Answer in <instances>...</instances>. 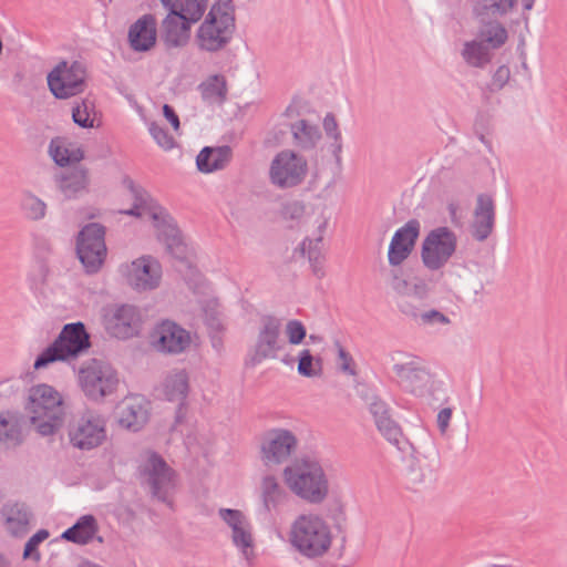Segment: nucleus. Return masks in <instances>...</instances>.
<instances>
[{"label":"nucleus","mask_w":567,"mask_h":567,"mask_svg":"<svg viewBox=\"0 0 567 567\" xmlns=\"http://www.w3.org/2000/svg\"><path fill=\"white\" fill-rule=\"evenodd\" d=\"M122 183L133 197L134 205L147 213L154 221L158 237L165 243L167 251L176 259L184 261L186 245L167 210L154 202L151 195L142 186L135 184L131 177L125 176Z\"/></svg>","instance_id":"obj_1"},{"label":"nucleus","mask_w":567,"mask_h":567,"mask_svg":"<svg viewBox=\"0 0 567 567\" xmlns=\"http://www.w3.org/2000/svg\"><path fill=\"white\" fill-rule=\"evenodd\" d=\"M288 487L309 504H321L328 496V477L319 463L311 457L296 460L284 470Z\"/></svg>","instance_id":"obj_2"},{"label":"nucleus","mask_w":567,"mask_h":567,"mask_svg":"<svg viewBox=\"0 0 567 567\" xmlns=\"http://www.w3.org/2000/svg\"><path fill=\"white\" fill-rule=\"evenodd\" d=\"M236 30L233 0L216 1L196 32L200 50L215 53L224 50Z\"/></svg>","instance_id":"obj_3"},{"label":"nucleus","mask_w":567,"mask_h":567,"mask_svg":"<svg viewBox=\"0 0 567 567\" xmlns=\"http://www.w3.org/2000/svg\"><path fill=\"white\" fill-rule=\"evenodd\" d=\"M25 409L31 423L42 436L54 434L63 424L65 412L62 398L48 384H38L30 389Z\"/></svg>","instance_id":"obj_4"},{"label":"nucleus","mask_w":567,"mask_h":567,"mask_svg":"<svg viewBox=\"0 0 567 567\" xmlns=\"http://www.w3.org/2000/svg\"><path fill=\"white\" fill-rule=\"evenodd\" d=\"M291 546L303 557H322L330 548L332 535L329 525L320 516L302 514L291 525Z\"/></svg>","instance_id":"obj_5"},{"label":"nucleus","mask_w":567,"mask_h":567,"mask_svg":"<svg viewBox=\"0 0 567 567\" xmlns=\"http://www.w3.org/2000/svg\"><path fill=\"white\" fill-rule=\"evenodd\" d=\"M516 6V0H474L472 13L481 24L478 40L492 50L502 48L508 38L506 28L498 21Z\"/></svg>","instance_id":"obj_6"},{"label":"nucleus","mask_w":567,"mask_h":567,"mask_svg":"<svg viewBox=\"0 0 567 567\" xmlns=\"http://www.w3.org/2000/svg\"><path fill=\"white\" fill-rule=\"evenodd\" d=\"M90 347V336L84 323L81 321L68 323L56 339L37 357L33 367L40 370L53 362L76 358Z\"/></svg>","instance_id":"obj_7"},{"label":"nucleus","mask_w":567,"mask_h":567,"mask_svg":"<svg viewBox=\"0 0 567 567\" xmlns=\"http://www.w3.org/2000/svg\"><path fill=\"white\" fill-rule=\"evenodd\" d=\"M79 383L86 398L100 401L116 390L118 375L109 362L90 359L79 370Z\"/></svg>","instance_id":"obj_8"},{"label":"nucleus","mask_w":567,"mask_h":567,"mask_svg":"<svg viewBox=\"0 0 567 567\" xmlns=\"http://www.w3.org/2000/svg\"><path fill=\"white\" fill-rule=\"evenodd\" d=\"M281 328L279 318L271 315L261 317L256 341L247 353L246 365L256 367L265 360L278 358V353L286 347Z\"/></svg>","instance_id":"obj_9"},{"label":"nucleus","mask_w":567,"mask_h":567,"mask_svg":"<svg viewBox=\"0 0 567 567\" xmlns=\"http://www.w3.org/2000/svg\"><path fill=\"white\" fill-rule=\"evenodd\" d=\"M86 68L81 61H60L47 76L48 87L59 100L81 94L85 89Z\"/></svg>","instance_id":"obj_10"},{"label":"nucleus","mask_w":567,"mask_h":567,"mask_svg":"<svg viewBox=\"0 0 567 567\" xmlns=\"http://www.w3.org/2000/svg\"><path fill=\"white\" fill-rule=\"evenodd\" d=\"M457 248L456 234L446 226H440L429 231L421 247L423 265L431 271L443 268Z\"/></svg>","instance_id":"obj_11"},{"label":"nucleus","mask_w":567,"mask_h":567,"mask_svg":"<svg viewBox=\"0 0 567 567\" xmlns=\"http://www.w3.org/2000/svg\"><path fill=\"white\" fill-rule=\"evenodd\" d=\"M105 227L99 223L85 225L76 238V255L87 274H96L105 258Z\"/></svg>","instance_id":"obj_12"},{"label":"nucleus","mask_w":567,"mask_h":567,"mask_svg":"<svg viewBox=\"0 0 567 567\" xmlns=\"http://www.w3.org/2000/svg\"><path fill=\"white\" fill-rule=\"evenodd\" d=\"M392 369L399 384L415 396L432 395L440 383L424 361L416 357L409 355L408 361L395 363Z\"/></svg>","instance_id":"obj_13"},{"label":"nucleus","mask_w":567,"mask_h":567,"mask_svg":"<svg viewBox=\"0 0 567 567\" xmlns=\"http://www.w3.org/2000/svg\"><path fill=\"white\" fill-rule=\"evenodd\" d=\"M106 439L104 417L87 410L69 425V440L73 447L90 451L100 446Z\"/></svg>","instance_id":"obj_14"},{"label":"nucleus","mask_w":567,"mask_h":567,"mask_svg":"<svg viewBox=\"0 0 567 567\" xmlns=\"http://www.w3.org/2000/svg\"><path fill=\"white\" fill-rule=\"evenodd\" d=\"M308 172L307 159L290 150L279 152L271 161L270 182L279 188H290L302 183Z\"/></svg>","instance_id":"obj_15"},{"label":"nucleus","mask_w":567,"mask_h":567,"mask_svg":"<svg viewBox=\"0 0 567 567\" xmlns=\"http://www.w3.org/2000/svg\"><path fill=\"white\" fill-rule=\"evenodd\" d=\"M168 14L162 23V39L167 48L184 47L190 35V27L199 21L206 10L199 7H192L181 11L179 9L166 8Z\"/></svg>","instance_id":"obj_16"},{"label":"nucleus","mask_w":567,"mask_h":567,"mask_svg":"<svg viewBox=\"0 0 567 567\" xmlns=\"http://www.w3.org/2000/svg\"><path fill=\"white\" fill-rule=\"evenodd\" d=\"M297 445L298 440L291 431L272 429L262 437L260 446L261 460L267 466L282 464L296 451Z\"/></svg>","instance_id":"obj_17"},{"label":"nucleus","mask_w":567,"mask_h":567,"mask_svg":"<svg viewBox=\"0 0 567 567\" xmlns=\"http://www.w3.org/2000/svg\"><path fill=\"white\" fill-rule=\"evenodd\" d=\"M103 324L111 337L126 340L138 334L141 315L136 307L121 305L105 310Z\"/></svg>","instance_id":"obj_18"},{"label":"nucleus","mask_w":567,"mask_h":567,"mask_svg":"<svg viewBox=\"0 0 567 567\" xmlns=\"http://www.w3.org/2000/svg\"><path fill=\"white\" fill-rule=\"evenodd\" d=\"M190 341L189 332L172 320H163L153 332V344L163 353H182L189 347Z\"/></svg>","instance_id":"obj_19"},{"label":"nucleus","mask_w":567,"mask_h":567,"mask_svg":"<svg viewBox=\"0 0 567 567\" xmlns=\"http://www.w3.org/2000/svg\"><path fill=\"white\" fill-rule=\"evenodd\" d=\"M147 483L154 497L163 503L168 502L169 491L173 488L174 471L157 453H152L144 468Z\"/></svg>","instance_id":"obj_20"},{"label":"nucleus","mask_w":567,"mask_h":567,"mask_svg":"<svg viewBox=\"0 0 567 567\" xmlns=\"http://www.w3.org/2000/svg\"><path fill=\"white\" fill-rule=\"evenodd\" d=\"M496 219V205L492 195L482 193L476 197L473 220L470 226L472 237L482 243L494 230Z\"/></svg>","instance_id":"obj_21"},{"label":"nucleus","mask_w":567,"mask_h":567,"mask_svg":"<svg viewBox=\"0 0 567 567\" xmlns=\"http://www.w3.org/2000/svg\"><path fill=\"white\" fill-rule=\"evenodd\" d=\"M161 278V264L151 256H143L132 262L127 282L137 291H147L157 288Z\"/></svg>","instance_id":"obj_22"},{"label":"nucleus","mask_w":567,"mask_h":567,"mask_svg":"<svg viewBox=\"0 0 567 567\" xmlns=\"http://www.w3.org/2000/svg\"><path fill=\"white\" fill-rule=\"evenodd\" d=\"M420 228V221L413 218L394 233L388 251L391 266L401 265L410 256L419 238Z\"/></svg>","instance_id":"obj_23"},{"label":"nucleus","mask_w":567,"mask_h":567,"mask_svg":"<svg viewBox=\"0 0 567 567\" xmlns=\"http://www.w3.org/2000/svg\"><path fill=\"white\" fill-rule=\"evenodd\" d=\"M439 462L426 456L412 454L406 458L404 480L410 489L419 491L435 481Z\"/></svg>","instance_id":"obj_24"},{"label":"nucleus","mask_w":567,"mask_h":567,"mask_svg":"<svg viewBox=\"0 0 567 567\" xmlns=\"http://www.w3.org/2000/svg\"><path fill=\"white\" fill-rule=\"evenodd\" d=\"M128 43L135 52H147L156 43V18L148 13L137 19L128 30Z\"/></svg>","instance_id":"obj_25"},{"label":"nucleus","mask_w":567,"mask_h":567,"mask_svg":"<svg viewBox=\"0 0 567 567\" xmlns=\"http://www.w3.org/2000/svg\"><path fill=\"white\" fill-rule=\"evenodd\" d=\"M148 403L141 396H131L118 406V423L133 432L140 431L148 421Z\"/></svg>","instance_id":"obj_26"},{"label":"nucleus","mask_w":567,"mask_h":567,"mask_svg":"<svg viewBox=\"0 0 567 567\" xmlns=\"http://www.w3.org/2000/svg\"><path fill=\"white\" fill-rule=\"evenodd\" d=\"M163 388L166 400L178 403L175 422L181 423L185 416L184 405L189 390L188 374L185 370L169 373L165 378Z\"/></svg>","instance_id":"obj_27"},{"label":"nucleus","mask_w":567,"mask_h":567,"mask_svg":"<svg viewBox=\"0 0 567 567\" xmlns=\"http://www.w3.org/2000/svg\"><path fill=\"white\" fill-rule=\"evenodd\" d=\"M55 183L64 198H76L87 189V169L82 166L69 167L55 176Z\"/></svg>","instance_id":"obj_28"},{"label":"nucleus","mask_w":567,"mask_h":567,"mask_svg":"<svg viewBox=\"0 0 567 567\" xmlns=\"http://www.w3.org/2000/svg\"><path fill=\"white\" fill-rule=\"evenodd\" d=\"M233 151L230 146H205L196 157V165L202 173H213L223 169L230 162Z\"/></svg>","instance_id":"obj_29"},{"label":"nucleus","mask_w":567,"mask_h":567,"mask_svg":"<svg viewBox=\"0 0 567 567\" xmlns=\"http://www.w3.org/2000/svg\"><path fill=\"white\" fill-rule=\"evenodd\" d=\"M99 530L96 518L91 515L81 516L75 524L65 529L61 537L78 545H86L92 542Z\"/></svg>","instance_id":"obj_30"},{"label":"nucleus","mask_w":567,"mask_h":567,"mask_svg":"<svg viewBox=\"0 0 567 567\" xmlns=\"http://www.w3.org/2000/svg\"><path fill=\"white\" fill-rule=\"evenodd\" d=\"M293 144L301 151H311L322 137L321 131L317 124L308 120H298L290 124Z\"/></svg>","instance_id":"obj_31"},{"label":"nucleus","mask_w":567,"mask_h":567,"mask_svg":"<svg viewBox=\"0 0 567 567\" xmlns=\"http://www.w3.org/2000/svg\"><path fill=\"white\" fill-rule=\"evenodd\" d=\"M7 528L12 536L20 537L28 532L31 512L24 503L8 504L3 507Z\"/></svg>","instance_id":"obj_32"},{"label":"nucleus","mask_w":567,"mask_h":567,"mask_svg":"<svg viewBox=\"0 0 567 567\" xmlns=\"http://www.w3.org/2000/svg\"><path fill=\"white\" fill-rule=\"evenodd\" d=\"M260 497L264 509L270 513L285 501L287 493L275 476L266 475L261 481Z\"/></svg>","instance_id":"obj_33"},{"label":"nucleus","mask_w":567,"mask_h":567,"mask_svg":"<svg viewBox=\"0 0 567 567\" xmlns=\"http://www.w3.org/2000/svg\"><path fill=\"white\" fill-rule=\"evenodd\" d=\"M199 91L204 101L210 104H223L227 99V81L224 75L215 74L199 84Z\"/></svg>","instance_id":"obj_34"},{"label":"nucleus","mask_w":567,"mask_h":567,"mask_svg":"<svg viewBox=\"0 0 567 567\" xmlns=\"http://www.w3.org/2000/svg\"><path fill=\"white\" fill-rule=\"evenodd\" d=\"M461 54L470 66L478 69L485 68L492 60L491 49L480 40L465 42Z\"/></svg>","instance_id":"obj_35"},{"label":"nucleus","mask_w":567,"mask_h":567,"mask_svg":"<svg viewBox=\"0 0 567 567\" xmlns=\"http://www.w3.org/2000/svg\"><path fill=\"white\" fill-rule=\"evenodd\" d=\"M22 442L23 435L18 420L0 413V451L14 449Z\"/></svg>","instance_id":"obj_36"},{"label":"nucleus","mask_w":567,"mask_h":567,"mask_svg":"<svg viewBox=\"0 0 567 567\" xmlns=\"http://www.w3.org/2000/svg\"><path fill=\"white\" fill-rule=\"evenodd\" d=\"M322 236L319 235L315 239L306 238L300 244L298 250L302 256H308V260L312 267L313 274L321 278L323 277V255H322Z\"/></svg>","instance_id":"obj_37"},{"label":"nucleus","mask_w":567,"mask_h":567,"mask_svg":"<svg viewBox=\"0 0 567 567\" xmlns=\"http://www.w3.org/2000/svg\"><path fill=\"white\" fill-rule=\"evenodd\" d=\"M20 208L23 216L32 221L42 220L47 215V204L30 190L22 193Z\"/></svg>","instance_id":"obj_38"},{"label":"nucleus","mask_w":567,"mask_h":567,"mask_svg":"<svg viewBox=\"0 0 567 567\" xmlns=\"http://www.w3.org/2000/svg\"><path fill=\"white\" fill-rule=\"evenodd\" d=\"M375 425L384 439L396 446L398 450L405 451L406 446L410 445L400 425L391 416L384 421H379Z\"/></svg>","instance_id":"obj_39"},{"label":"nucleus","mask_w":567,"mask_h":567,"mask_svg":"<svg viewBox=\"0 0 567 567\" xmlns=\"http://www.w3.org/2000/svg\"><path fill=\"white\" fill-rule=\"evenodd\" d=\"M322 371L321 359H315L310 350L300 351L298 357V373L302 377L311 378L320 375Z\"/></svg>","instance_id":"obj_40"},{"label":"nucleus","mask_w":567,"mask_h":567,"mask_svg":"<svg viewBox=\"0 0 567 567\" xmlns=\"http://www.w3.org/2000/svg\"><path fill=\"white\" fill-rule=\"evenodd\" d=\"M231 539L234 545L248 558L249 554L252 553L254 546L250 524L246 522L245 525L233 530Z\"/></svg>","instance_id":"obj_41"},{"label":"nucleus","mask_w":567,"mask_h":567,"mask_svg":"<svg viewBox=\"0 0 567 567\" xmlns=\"http://www.w3.org/2000/svg\"><path fill=\"white\" fill-rule=\"evenodd\" d=\"M93 109L94 105L87 100H82L80 103H76L72 109L73 122L83 128L93 127L94 118L90 116Z\"/></svg>","instance_id":"obj_42"},{"label":"nucleus","mask_w":567,"mask_h":567,"mask_svg":"<svg viewBox=\"0 0 567 567\" xmlns=\"http://www.w3.org/2000/svg\"><path fill=\"white\" fill-rule=\"evenodd\" d=\"M49 536L50 534L47 529H39L34 535H32L24 545L23 558H33L34 560H39L41 556L38 550V547Z\"/></svg>","instance_id":"obj_43"},{"label":"nucleus","mask_w":567,"mask_h":567,"mask_svg":"<svg viewBox=\"0 0 567 567\" xmlns=\"http://www.w3.org/2000/svg\"><path fill=\"white\" fill-rule=\"evenodd\" d=\"M50 153L53 157V161L59 166H65L69 165L72 162H80L83 158L82 152L79 150L76 153L69 154V151L66 148L56 146L53 148L52 143L50 144Z\"/></svg>","instance_id":"obj_44"},{"label":"nucleus","mask_w":567,"mask_h":567,"mask_svg":"<svg viewBox=\"0 0 567 567\" xmlns=\"http://www.w3.org/2000/svg\"><path fill=\"white\" fill-rule=\"evenodd\" d=\"M148 131L155 142L164 150H172L174 147L175 141L173 136L157 123L152 122L148 126Z\"/></svg>","instance_id":"obj_45"},{"label":"nucleus","mask_w":567,"mask_h":567,"mask_svg":"<svg viewBox=\"0 0 567 567\" xmlns=\"http://www.w3.org/2000/svg\"><path fill=\"white\" fill-rule=\"evenodd\" d=\"M218 514L220 518L231 528V532L248 522L245 515L238 509L220 508Z\"/></svg>","instance_id":"obj_46"},{"label":"nucleus","mask_w":567,"mask_h":567,"mask_svg":"<svg viewBox=\"0 0 567 567\" xmlns=\"http://www.w3.org/2000/svg\"><path fill=\"white\" fill-rule=\"evenodd\" d=\"M286 333L291 344H300L307 336L303 323L299 320H290L286 324Z\"/></svg>","instance_id":"obj_47"},{"label":"nucleus","mask_w":567,"mask_h":567,"mask_svg":"<svg viewBox=\"0 0 567 567\" xmlns=\"http://www.w3.org/2000/svg\"><path fill=\"white\" fill-rule=\"evenodd\" d=\"M164 8H174L185 11L187 8L199 7L202 10H206L208 0H159Z\"/></svg>","instance_id":"obj_48"},{"label":"nucleus","mask_w":567,"mask_h":567,"mask_svg":"<svg viewBox=\"0 0 567 567\" xmlns=\"http://www.w3.org/2000/svg\"><path fill=\"white\" fill-rule=\"evenodd\" d=\"M368 408L374 419L375 424H378L379 421H384L385 419L391 416L388 404L380 398L370 403Z\"/></svg>","instance_id":"obj_49"},{"label":"nucleus","mask_w":567,"mask_h":567,"mask_svg":"<svg viewBox=\"0 0 567 567\" xmlns=\"http://www.w3.org/2000/svg\"><path fill=\"white\" fill-rule=\"evenodd\" d=\"M391 287L402 297H410V285L405 279L401 277L400 270L394 269L391 271Z\"/></svg>","instance_id":"obj_50"},{"label":"nucleus","mask_w":567,"mask_h":567,"mask_svg":"<svg viewBox=\"0 0 567 567\" xmlns=\"http://www.w3.org/2000/svg\"><path fill=\"white\" fill-rule=\"evenodd\" d=\"M423 324H449L450 319L443 312L431 309L429 311L422 312L420 315V319Z\"/></svg>","instance_id":"obj_51"},{"label":"nucleus","mask_w":567,"mask_h":567,"mask_svg":"<svg viewBox=\"0 0 567 567\" xmlns=\"http://www.w3.org/2000/svg\"><path fill=\"white\" fill-rule=\"evenodd\" d=\"M408 298L409 297H402V299L398 302V307L403 315L417 321L420 319L421 312L419 311V308L415 305H413Z\"/></svg>","instance_id":"obj_52"},{"label":"nucleus","mask_w":567,"mask_h":567,"mask_svg":"<svg viewBox=\"0 0 567 567\" xmlns=\"http://www.w3.org/2000/svg\"><path fill=\"white\" fill-rule=\"evenodd\" d=\"M323 130L328 137H340L341 133L337 123V118L332 113H327L323 118Z\"/></svg>","instance_id":"obj_53"},{"label":"nucleus","mask_w":567,"mask_h":567,"mask_svg":"<svg viewBox=\"0 0 567 567\" xmlns=\"http://www.w3.org/2000/svg\"><path fill=\"white\" fill-rule=\"evenodd\" d=\"M452 414H453V410L451 408H443L437 413L436 422H437V427H439L441 434L446 433L450 422H451V419H452Z\"/></svg>","instance_id":"obj_54"},{"label":"nucleus","mask_w":567,"mask_h":567,"mask_svg":"<svg viewBox=\"0 0 567 567\" xmlns=\"http://www.w3.org/2000/svg\"><path fill=\"white\" fill-rule=\"evenodd\" d=\"M338 354H339V358L342 360L340 369L346 373L354 375L355 370L351 368V363L353 362V359L339 343H338Z\"/></svg>","instance_id":"obj_55"},{"label":"nucleus","mask_w":567,"mask_h":567,"mask_svg":"<svg viewBox=\"0 0 567 567\" xmlns=\"http://www.w3.org/2000/svg\"><path fill=\"white\" fill-rule=\"evenodd\" d=\"M357 393L368 406L379 398L367 384H358Z\"/></svg>","instance_id":"obj_56"},{"label":"nucleus","mask_w":567,"mask_h":567,"mask_svg":"<svg viewBox=\"0 0 567 567\" xmlns=\"http://www.w3.org/2000/svg\"><path fill=\"white\" fill-rule=\"evenodd\" d=\"M509 79V69L505 65L499 66L493 76L494 84L502 89Z\"/></svg>","instance_id":"obj_57"},{"label":"nucleus","mask_w":567,"mask_h":567,"mask_svg":"<svg viewBox=\"0 0 567 567\" xmlns=\"http://www.w3.org/2000/svg\"><path fill=\"white\" fill-rule=\"evenodd\" d=\"M163 114L165 118L172 124L173 128L177 131L179 128V117L176 114L173 106L168 104H164L163 106Z\"/></svg>","instance_id":"obj_58"},{"label":"nucleus","mask_w":567,"mask_h":567,"mask_svg":"<svg viewBox=\"0 0 567 567\" xmlns=\"http://www.w3.org/2000/svg\"><path fill=\"white\" fill-rule=\"evenodd\" d=\"M333 143L330 145L331 153L337 162V164L341 163V152H342V138L340 137H332Z\"/></svg>","instance_id":"obj_59"},{"label":"nucleus","mask_w":567,"mask_h":567,"mask_svg":"<svg viewBox=\"0 0 567 567\" xmlns=\"http://www.w3.org/2000/svg\"><path fill=\"white\" fill-rule=\"evenodd\" d=\"M332 519L336 522L338 527H340L341 523L346 520L341 505H338L336 513L332 515Z\"/></svg>","instance_id":"obj_60"},{"label":"nucleus","mask_w":567,"mask_h":567,"mask_svg":"<svg viewBox=\"0 0 567 567\" xmlns=\"http://www.w3.org/2000/svg\"><path fill=\"white\" fill-rule=\"evenodd\" d=\"M142 210H143L142 208L133 205L132 208L122 210L121 213L125 214V215H128V216L141 217L142 216Z\"/></svg>","instance_id":"obj_61"},{"label":"nucleus","mask_w":567,"mask_h":567,"mask_svg":"<svg viewBox=\"0 0 567 567\" xmlns=\"http://www.w3.org/2000/svg\"><path fill=\"white\" fill-rule=\"evenodd\" d=\"M289 209L291 210V216L292 217H297L298 215H300L303 210L302 206L299 205L298 203H293L289 206Z\"/></svg>","instance_id":"obj_62"},{"label":"nucleus","mask_w":567,"mask_h":567,"mask_svg":"<svg viewBox=\"0 0 567 567\" xmlns=\"http://www.w3.org/2000/svg\"><path fill=\"white\" fill-rule=\"evenodd\" d=\"M208 322L209 326L213 327L215 330L221 329V323L217 318L212 317Z\"/></svg>","instance_id":"obj_63"},{"label":"nucleus","mask_w":567,"mask_h":567,"mask_svg":"<svg viewBox=\"0 0 567 567\" xmlns=\"http://www.w3.org/2000/svg\"><path fill=\"white\" fill-rule=\"evenodd\" d=\"M78 567H101V566L95 563H92L90 560H83L82 563L79 564Z\"/></svg>","instance_id":"obj_64"}]
</instances>
